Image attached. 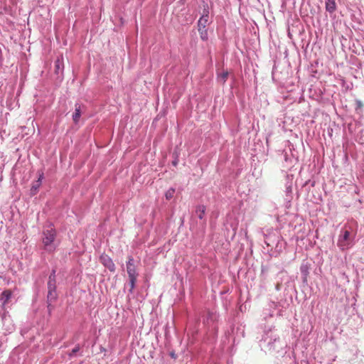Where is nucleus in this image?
<instances>
[{
    "mask_svg": "<svg viewBox=\"0 0 364 364\" xmlns=\"http://www.w3.org/2000/svg\"><path fill=\"white\" fill-rule=\"evenodd\" d=\"M56 238V230L52 224L44 228L42 236L43 248L48 252H53L56 248L55 240Z\"/></svg>",
    "mask_w": 364,
    "mask_h": 364,
    "instance_id": "f257e3e1",
    "label": "nucleus"
},
{
    "mask_svg": "<svg viewBox=\"0 0 364 364\" xmlns=\"http://www.w3.org/2000/svg\"><path fill=\"white\" fill-rule=\"evenodd\" d=\"M126 270L129 280V292L132 293L135 287V284L139 276V273L137 272L136 269V265L132 256L128 257V260L126 263Z\"/></svg>",
    "mask_w": 364,
    "mask_h": 364,
    "instance_id": "f03ea898",
    "label": "nucleus"
},
{
    "mask_svg": "<svg viewBox=\"0 0 364 364\" xmlns=\"http://www.w3.org/2000/svg\"><path fill=\"white\" fill-rule=\"evenodd\" d=\"M352 241L350 231L344 230L341 231V234L339 235L337 245L342 250H344L352 245Z\"/></svg>",
    "mask_w": 364,
    "mask_h": 364,
    "instance_id": "7ed1b4c3",
    "label": "nucleus"
},
{
    "mask_svg": "<svg viewBox=\"0 0 364 364\" xmlns=\"http://www.w3.org/2000/svg\"><path fill=\"white\" fill-rule=\"evenodd\" d=\"M100 262L110 272L115 271V265L112 259L107 255H102L100 258Z\"/></svg>",
    "mask_w": 364,
    "mask_h": 364,
    "instance_id": "20e7f679",
    "label": "nucleus"
},
{
    "mask_svg": "<svg viewBox=\"0 0 364 364\" xmlns=\"http://www.w3.org/2000/svg\"><path fill=\"white\" fill-rule=\"evenodd\" d=\"M209 24V11L206 9H204L203 14L202 16L198 21V27L200 28H206V26Z\"/></svg>",
    "mask_w": 364,
    "mask_h": 364,
    "instance_id": "39448f33",
    "label": "nucleus"
},
{
    "mask_svg": "<svg viewBox=\"0 0 364 364\" xmlns=\"http://www.w3.org/2000/svg\"><path fill=\"white\" fill-rule=\"evenodd\" d=\"M12 294H13V292L10 289H6L1 293V294L0 296V300L2 301V304L4 306L7 304L9 302L10 299L12 296Z\"/></svg>",
    "mask_w": 364,
    "mask_h": 364,
    "instance_id": "423d86ee",
    "label": "nucleus"
},
{
    "mask_svg": "<svg viewBox=\"0 0 364 364\" xmlns=\"http://www.w3.org/2000/svg\"><path fill=\"white\" fill-rule=\"evenodd\" d=\"M48 289H51V291L56 290L55 270H53L49 276Z\"/></svg>",
    "mask_w": 364,
    "mask_h": 364,
    "instance_id": "0eeeda50",
    "label": "nucleus"
},
{
    "mask_svg": "<svg viewBox=\"0 0 364 364\" xmlns=\"http://www.w3.org/2000/svg\"><path fill=\"white\" fill-rule=\"evenodd\" d=\"M63 58L61 55L60 56L58 57L57 60L55 62V72L56 73H58L60 71H62L63 70Z\"/></svg>",
    "mask_w": 364,
    "mask_h": 364,
    "instance_id": "6e6552de",
    "label": "nucleus"
},
{
    "mask_svg": "<svg viewBox=\"0 0 364 364\" xmlns=\"http://www.w3.org/2000/svg\"><path fill=\"white\" fill-rule=\"evenodd\" d=\"M326 10L329 13H333L336 9V0H326Z\"/></svg>",
    "mask_w": 364,
    "mask_h": 364,
    "instance_id": "1a4fd4ad",
    "label": "nucleus"
},
{
    "mask_svg": "<svg viewBox=\"0 0 364 364\" xmlns=\"http://www.w3.org/2000/svg\"><path fill=\"white\" fill-rule=\"evenodd\" d=\"M197 216L200 219H203L205 214V206L203 205H198L196 210Z\"/></svg>",
    "mask_w": 364,
    "mask_h": 364,
    "instance_id": "9d476101",
    "label": "nucleus"
},
{
    "mask_svg": "<svg viewBox=\"0 0 364 364\" xmlns=\"http://www.w3.org/2000/svg\"><path fill=\"white\" fill-rule=\"evenodd\" d=\"M198 31L199 32L200 37L201 40H203V41H208V33L207 28H203L198 27Z\"/></svg>",
    "mask_w": 364,
    "mask_h": 364,
    "instance_id": "9b49d317",
    "label": "nucleus"
},
{
    "mask_svg": "<svg viewBox=\"0 0 364 364\" xmlns=\"http://www.w3.org/2000/svg\"><path fill=\"white\" fill-rule=\"evenodd\" d=\"M43 177V173H41L40 175H39V178L38 179V181L36 182V184H33L31 187V192L33 194H35L37 191H38V188L40 187L41 186V181H42V178Z\"/></svg>",
    "mask_w": 364,
    "mask_h": 364,
    "instance_id": "f8f14e48",
    "label": "nucleus"
},
{
    "mask_svg": "<svg viewBox=\"0 0 364 364\" xmlns=\"http://www.w3.org/2000/svg\"><path fill=\"white\" fill-rule=\"evenodd\" d=\"M81 116L80 106L75 105V112L73 114V122L77 124Z\"/></svg>",
    "mask_w": 364,
    "mask_h": 364,
    "instance_id": "ddd939ff",
    "label": "nucleus"
},
{
    "mask_svg": "<svg viewBox=\"0 0 364 364\" xmlns=\"http://www.w3.org/2000/svg\"><path fill=\"white\" fill-rule=\"evenodd\" d=\"M174 193H175V188H169L165 193L166 199L168 200H171L173 197Z\"/></svg>",
    "mask_w": 364,
    "mask_h": 364,
    "instance_id": "4468645a",
    "label": "nucleus"
},
{
    "mask_svg": "<svg viewBox=\"0 0 364 364\" xmlns=\"http://www.w3.org/2000/svg\"><path fill=\"white\" fill-rule=\"evenodd\" d=\"M57 298L56 290L51 291V289H48V299L50 301L55 300Z\"/></svg>",
    "mask_w": 364,
    "mask_h": 364,
    "instance_id": "2eb2a0df",
    "label": "nucleus"
},
{
    "mask_svg": "<svg viewBox=\"0 0 364 364\" xmlns=\"http://www.w3.org/2000/svg\"><path fill=\"white\" fill-rule=\"evenodd\" d=\"M228 77V72L224 71L219 75L218 77L222 80L223 83H225Z\"/></svg>",
    "mask_w": 364,
    "mask_h": 364,
    "instance_id": "dca6fc26",
    "label": "nucleus"
},
{
    "mask_svg": "<svg viewBox=\"0 0 364 364\" xmlns=\"http://www.w3.org/2000/svg\"><path fill=\"white\" fill-rule=\"evenodd\" d=\"M80 350V346L79 345H77L73 350L72 351L70 352V353H69V356L70 357H72L75 353H76L77 352H78Z\"/></svg>",
    "mask_w": 364,
    "mask_h": 364,
    "instance_id": "f3484780",
    "label": "nucleus"
},
{
    "mask_svg": "<svg viewBox=\"0 0 364 364\" xmlns=\"http://www.w3.org/2000/svg\"><path fill=\"white\" fill-rule=\"evenodd\" d=\"M363 107V103L360 101H357V107L361 108Z\"/></svg>",
    "mask_w": 364,
    "mask_h": 364,
    "instance_id": "a211bd4d",
    "label": "nucleus"
}]
</instances>
